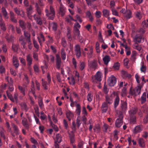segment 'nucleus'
<instances>
[{"mask_svg":"<svg viewBox=\"0 0 148 148\" xmlns=\"http://www.w3.org/2000/svg\"><path fill=\"white\" fill-rule=\"evenodd\" d=\"M108 82L109 86H114L116 84V77L112 76L108 80Z\"/></svg>","mask_w":148,"mask_h":148,"instance_id":"nucleus-9","label":"nucleus"},{"mask_svg":"<svg viewBox=\"0 0 148 148\" xmlns=\"http://www.w3.org/2000/svg\"><path fill=\"white\" fill-rule=\"evenodd\" d=\"M32 85L31 86V91L32 92V94H34V93H35V86L34 85V83L33 81L32 82Z\"/></svg>","mask_w":148,"mask_h":148,"instance_id":"nucleus-56","label":"nucleus"},{"mask_svg":"<svg viewBox=\"0 0 148 148\" xmlns=\"http://www.w3.org/2000/svg\"><path fill=\"white\" fill-rule=\"evenodd\" d=\"M123 123V118L117 119L115 123V126L118 128H119L122 125Z\"/></svg>","mask_w":148,"mask_h":148,"instance_id":"nucleus-15","label":"nucleus"},{"mask_svg":"<svg viewBox=\"0 0 148 148\" xmlns=\"http://www.w3.org/2000/svg\"><path fill=\"white\" fill-rule=\"evenodd\" d=\"M137 111V109L136 108L132 107L130 110L129 111L130 116L135 115Z\"/></svg>","mask_w":148,"mask_h":148,"instance_id":"nucleus-24","label":"nucleus"},{"mask_svg":"<svg viewBox=\"0 0 148 148\" xmlns=\"http://www.w3.org/2000/svg\"><path fill=\"white\" fill-rule=\"evenodd\" d=\"M132 12L130 10H126V12L123 16L127 19H130L132 17Z\"/></svg>","mask_w":148,"mask_h":148,"instance_id":"nucleus-19","label":"nucleus"},{"mask_svg":"<svg viewBox=\"0 0 148 148\" xmlns=\"http://www.w3.org/2000/svg\"><path fill=\"white\" fill-rule=\"evenodd\" d=\"M131 123L134 124L136 122V118L135 115L130 116Z\"/></svg>","mask_w":148,"mask_h":148,"instance_id":"nucleus-48","label":"nucleus"},{"mask_svg":"<svg viewBox=\"0 0 148 148\" xmlns=\"http://www.w3.org/2000/svg\"><path fill=\"white\" fill-rule=\"evenodd\" d=\"M14 131V133L16 135H18L19 133V130L18 127L14 124H12V125Z\"/></svg>","mask_w":148,"mask_h":148,"instance_id":"nucleus-25","label":"nucleus"},{"mask_svg":"<svg viewBox=\"0 0 148 148\" xmlns=\"http://www.w3.org/2000/svg\"><path fill=\"white\" fill-rule=\"evenodd\" d=\"M102 12L103 16L105 17H108V16L110 15V11L108 10L104 9L102 11Z\"/></svg>","mask_w":148,"mask_h":148,"instance_id":"nucleus-39","label":"nucleus"},{"mask_svg":"<svg viewBox=\"0 0 148 148\" xmlns=\"http://www.w3.org/2000/svg\"><path fill=\"white\" fill-rule=\"evenodd\" d=\"M24 29V30H23L24 32V35L25 38V40H29L31 39V36L30 34L27 31H26Z\"/></svg>","mask_w":148,"mask_h":148,"instance_id":"nucleus-29","label":"nucleus"},{"mask_svg":"<svg viewBox=\"0 0 148 148\" xmlns=\"http://www.w3.org/2000/svg\"><path fill=\"white\" fill-rule=\"evenodd\" d=\"M19 25L22 29L23 30L26 29V24L22 20H20L19 21Z\"/></svg>","mask_w":148,"mask_h":148,"instance_id":"nucleus-28","label":"nucleus"},{"mask_svg":"<svg viewBox=\"0 0 148 148\" xmlns=\"http://www.w3.org/2000/svg\"><path fill=\"white\" fill-rule=\"evenodd\" d=\"M69 138L70 142L71 143H73L75 141V135L74 134H70Z\"/></svg>","mask_w":148,"mask_h":148,"instance_id":"nucleus-53","label":"nucleus"},{"mask_svg":"<svg viewBox=\"0 0 148 148\" xmlns=\"http://www.w3.org/2000/svg\"><path fill=\"white\" fill-rule=\"evenodd\" d=\"M141 88V86H139L135 88L133 90H130V93L132 95L136 96L139 95L140 93Z\"/></svg>","mask_w":148,"mask_h":148,"instance_id":"nucleus-4","label":"nucleus"},{"mask_svg":"<svg viewBox=\"0 0 148 148\" xmlns=\"http://www.w3.org/2000/svg\"><path fill=\"white\" fill-rule=\"evenodd\" d=\"M38 103L41 109L44 106L42 100L41 98L38 100Z\"/></svg>","mask_w":148,"mask_h":148,"instance_id":"nucleus-55","label":"nucleus"},{"mask_svg":"<svg viewBox=\"0 0 148 148\" xmlns=\"http://www.w3.org/2000/svg\"><path fill=\"white\" fill-rule=\"evenodd\" d=\"M103 60L105 64H107L110 61V58L109 56L106 55L103 58Z\"/></svg>","mask_w":148,"mask_h":148,"instance_id":"nucleus-33","label":"nucleus"},{"mask_svg":"<svg viewBox=\"0 0 148 148\" xmlns=\"http://www.w3.org/2000/svg\"><path fill=\"white\" fill-rule=\"evenodd\" d=\"M87 57L90 59L92 58L93 56V50L92 48H90L88 52L87 53Z\"/></svg>","mask_w":148,"mask_h":148,"instance_id":"nucleus-42","label":"nucleus"},{"mask_svg":"<svg viewBox=\"0 0 148 148\" xmlns=\"http://www.w3.org/2000/svg\"><path fill=\"white\" fill-rule=\"evenodd\" d=\"M95 49L97 53H99L100 52L99 44L98 42H97L96 43Z\"/></svg>","mask_w":148,"mask_h":148,"instance_id":"nucleus-61","label":"nucleus"},{"mask_svg":"<svg viewBox=\"0 0 148 148\" xmlns=\"http://www.w3.org/2000/svg\"><path fill=\"white\" fill-rule=\"evenodd\" d=\"M65 19V21L70 25H71L72 24L71 21H72L75 22L76 21V20L74 19L73 17L70 15L66 16Z\"/></svg>","mask_w":148,"mask_h":148,"instance_id":"nucleus-12","label":"nucleus"},{"mask_svg":"<svg viewBox=\"0 0 148 148\" xmlns=\"http://www.w3.org/2000/svg\"><path fill=\"white\" fill-rule=\"evenodd\" d=\"M120 102V98L117 94L115 95V97L114 99V107L116 108L118 106Z\"/></svg>","mask_w":148,"mask_h":148,"instance_id":"nucleus-16","label":"nucleus"},{"mask_svg":"<svg viewBox=\"0 0 148 148\" xmlns=\"http://www.w3.org/2000/svg\"><path fill=\"white\" fill-rule=\"evenodd\" d=\"M141 104L145 103L146 101V93L144 92L143 94L141 97Z\"/></svg>","mask_w":148,"mask_h":148,"instance_id":"nucleus-27","label":"nucleus"},{"mask_svg":"<svg viewBox=\"0 0 148 148\" xmlns=\"http://www.w3.org/2000/svg\"><path fill=\"white\" fill-rule=\"evenodd\" d=\"M120 64L118 62H117L114 64L113 66V68L114 70H118L119 69Z\"/></svg>","mask_w":148,"mask_h":148,"instance_id":"nucleus-49","label":"nucleus"},{"mask_svg":"<svg viewBox=\"0 0 148 148\" xmlns=\"http://www.w3.org/2000/svg\"><path fill=\"white\" fill-rule=\"evenodd\" d=\"M138 143L140 146L141 147H144L145 146V144L144 139L143 138H140L138 140Z\"/></svg>","mask_w":148,"mask_h":148,"instance_id":"nucleus-41","label":"nucleus"},{"mask_svg":"<svg viewBox=\"0 0 148 148\" xmlns=\"http://www.w3.org/2000/svg\"><path fill=\"white\" fill-rule=\"evenodd\" d=\"M35 8L38 14L39 15H41V8L39 7V5L38 3H36L35 4Z\"/></svg>","mask_w":148,"mask_h":148,"instance_id":"nucleus-31","label":"nucleus"},{"mask_svg":"<svg viewBox=\"0 0 148 148\" xmlns=\"http://www.w3.org/2000/svg\"><path fill=\"white\" fill-rule=\"evenodd\" d=\"M80 116H78L76 120V124L77 127L79 128L80 125L82 122L80 120Z\"/></svg>","mask_w":148,"mask_h":148,"instance_id":"nucleus-52","label":"nucleus"},{"mask_svg":"<svg viewBox=\"0 0 148 148\" xmlns=\"http://www.w3.org/2000/svg\"><path fill=\"white\" fill-rule=\"evenodd\" d=\"M12 49L15 52L18 51V45L13 43L12 44Z\"/></svg>","mask_w":148,"mask_h":148,"instance_id":"nucleus-50","label":"nucleus"},{"mask_svg":"<svg viewBox=\"0 0 148 148\" xmlns=\"http://www.w3.org/2000/svg\"><path fill=\"white\" fill-rule=\"evenodd\" d=\"M121 107L122 112H125L127 110V105L126 101H121Z\"/></svg>","mask_w":148,"mask_h":148,"instance_id":"nucleus-10","label":"nucleus"},{"mask_svg":"<svg viewBox=\"0 0 148 148\" xmlns=\"http://www.w3.org/2000/svg\"><path fill=\"white\" fill-rule=\"evenodd\" d=\"M121 74L122 77L124 78H130L131 77L130 74L128 73L126 71L124 70L121 71Z\"/></svg>","mask_w":148,"mask_h":148,"instance_id":"nucleus-18","label":"nucleus"},{"mask_svg":"<svg viewBox=\"0 0 148 148\" xmlns=\"http://www.w3.org/2000/svg\"><path fill=\"white\" fill-rule=\"evenodd\" d=\"M102 80L101 75L99 71L97 72L94 77L92 78V82L94 84L99 83Z\"/></svg>","mask_w":148,"mask_h":148,"instance_id":"nucleus-3","label":"nucleus"},{"mask_svg":"<svg viewBox=\"0 0 148 148\" xmlns=\"http://www.w3.org/2000/svg\"><path fill=\"white\" fill-rule=\"evenodd\" d=\"M12 61L14 66L16 68H18L19 66L18 62L17 59L15 56H13Z\"/></svg>","mask_w":148,"mask_h":148,"instance_id":"nucleus-22","label":"nucleus"},{"mask_svg":"<svg viewBox=\"0 0 148 148\" xmlns=\"http://www.w3.org/2000/svg\"><path fill=\"white\" fill-rule=\"evenodd\" d=\"M10 15L11 21L13 23H16L18 21L14 13L12 11H10Z\"/></svg>","mask_w":148,"mask_h":148,"instance_id":"nucleus-11","label":"nucleus"},{"mask_svg":"<svg viewBox=\"0 0 148 148\" xmlns=\"http://www.w3.org/2000/svg\"><path fill=\"white\" fill-rule=\"evenodd\" d=\"M32 58L30 54H28L26 57V60L27 62V65L29 69L32 64Z\"/></svg>","mask_w":148,"mask_h":148,"instance_id":"nucleus-13","label":"nucleus"},{"mask_svg":"<svg viewBox=\"0 0 148 148\" xmlns=\"http://www.w3.org/2000/svg\"><path fill=\"white\" fill-rule=\"evenodd\" d=\"M61 54L62 59L64 60L66 59V54L64 49L62 48L61 49Z\"/></svg>","mask_w":148,"mask_h":148,"instance_id":"nucleus-34","label":"nucleus"},{"mask_svg":"<svg viewBox=\"0 0 148 148\" xmlns=\"http://www.w3.org/2000/svg\"><path fill=\"white\" fill-rule=\"evenodd\" d=\"M22 125L25 127V128L28 130L29 128V125L28 123L27 120L26 119L23 120L22 122Z\"/></svg>","mask_w":148,"mask_h":148,"instance_id":"nucleus-36","label":"nucleus"},{"mask_svg":"<svg viewBox=\"0 0 148 148\" xmlns=\"http://www.w3.org/2000/svg\"><path fill=\"white\" fill-rule=\"evenodd\" d=\"M86 17L89 18V20L92 22L93 20V18L90 11H87L86 13Z\"/></svg>","mask_w":148,"mask_h":148,"instance_id":"nucleus-30","label":"nucleus"},{"mask_svg":"<svg viewBox=\"0 0 148 148\" xmlns=\"http://www.w3.org/2000/svg\"><path fill=\"white\" fill-rule=\"evenodd\" d=\"M66 116L68 120L70 122L71 119L74 117V114L71 112L69 111L66 113Z\"/></svg>","mask_w":148,"mask_h":148,"instance_id":"nucleus-26","label":"nucleus"},{"mask_svg":"<svg viewBox=\"0 0 148 148\" xmlns=\"http://www.w3.org/2000/svg\"><path fill=\"white\" fill-rule=\"evenodd\" d=\"M51 25L52 26L53 30L55 31L56 34L58 27L57 24L56 23L53 22L51 23Z\"/></svg>","mask_w":148,"mask_h":148,"instance_id":"nucleus-38","label":"nucleus"},{"mask_svg":"<svg viewBox=\"0 0 148 148\" xmlns=\"http://www.w3.org/2000/svg\"><path fill=\"white\" fill-rule=\"evenodd\" d=\"M85 64L84 62H80L79 69L80 71H82L85 67Z\"/></svg>","mask_w":148,"mask_h":148,"instance_id":"nucleus-45","label":"nucleus"},{"mask_svg":"<svg viewBox=\"0 0 148 148\" xmlns=\"http://www.w3.org/2000/svg\"><path fill=\"white\" fill-rule=\"evenodd\" d=\"M88 64L90 69L94 70L97 69L98 65L97 61L95 60L88 61Z\"/></svg>","mask_w":148,"mask_h":148,"instance_id":"nucleus-5","label":"nucleus"},{"mask_svg":"<svg viewBox=\"0 0 148 148\" xmlns=\"http://www.w3.org/2000/svg\"><path fill=\"white\" fill-rule=\"evenodd\" d=\"M38 41L44 42L45 41V38L44 35L40 33V36L37 37Z\"/></svg>","mask_w":148,"mask_h":148,"instance_id":"nucleus-43","label":"nucleus"},{"mask_svg":"<svg viewBox=\"0 0 148 148\" xmlns=\"http://www.w3.org/2000/svg\"><path fill=\"white\" fill-rule=\"evenodd\" d=\"M62 141V136L59 134H57L56 135V138L54 139V142L60 143Z\"/></svg>","mask_w":148,"mask_h":148,"instance_id":"nucleus-23","label":"nucleus"},{"mask_svg":"<svg viewBox=\"0 0 148 148\" xmlns=\"http://www.w3.org/2000/svg\"><path fill=\"white\" fill-rule=\"evenodd\" d=\"M56 76L58 82L59 83L61 82H62V80L60 73L57 72L56 74Z\"/></svg>","mask_w":148,"mask_h":148,"instance_id":"nucleus-57","label":"nucleus"},{"mask_svg":"<svg viewBox=\"0 0 148 148\" xmlns=\"http://www.w3.org/2000/svg\"><path fill=\"white\" fill-rule=\"evenodd\" d=\"M142 130V126L141 125H137L136 126L134 129V131L136 133L140 132Z\"/></svg>","mask_w":148,"mask_h":148,"instance_id":"nucleus-37","label":"nucleus"},{"mask_svg":"<svg viewBox=\"0 0 148 148\" xmlns=\"http://www.w3.org/2000/svg\"><path fill=\"white\" fill-rule=\"evenodd\" d=\"M63 123L65 129L66 130H68L69 127L67 121L65 119H64Z\"/></svg>","mask_w":148,"mask_h":148,"instance_id":"nucleus-44","label":"nucleus"},{"mask_svg":"<svg viewBox=\"0 0 148 148\" xmlns=\"http://www.w3.org/2000/svg\"><path fill=\"white\" fill-rule=\"evenodd\" d=\"M105 98L106 101L104 102L106 103L109 105H110L112 103V99L111 96L106 95V96Z\"/></svg>","mask_w":148,"mask_h":148,"instance_id":"nucleus-20","label":"nucleus"},{"mask_svg":"<svg viewBox=\"0 0 148 148\" xmlns=\"http://www.w3.org/2000/svg\"><path fill=\"white\" fill-rule=\"evenodd\" d=\"M2 12L4 18L6 19H8L9 17L8 14V13L6 11V10L3 7L2 8Z\"/></svg>","mask_w":148,"mask_h":148,"instance_id":"nucleus-40","label":"nucleus"},{"mask_svg":"<svg viewBox=\"0 0 148 148\" xmlns=\"http://www.w3.org/2000/svg\"><path fill=\"white\" fill-rule=\"evenodd\" d=\"M45 12L46 13V15L48 19L51 20L54 19L55 17V12L52 5L50 6L49 10L47 9H45Z\"/></svg>","mask_w":148,"mask_h":148,"instance_id":"nucleus-2","label":"nucleus"},{"mask_svg":"<svg viewBox=\"0 0 148 148\" xmlns=\"http://www.w3.org/2000/svg\"><path fill=\"white\" fill-rule=\"evenodd\" d=\"M74 49L75 55L77 58H79L81 55V51L79 45L78 44L76 45L75 46Z\"/></svg>","mask_w":148,"mask_h":148,"instance_id":"nucleus-7","label":"nucleus"},{"mask_svg":"<svg viewBox=\"0 0 148 148\" xmlns=\"http://www.w3.org/2000/svg\"><path fill=\"white\" fill-rule=\"evenodd\" d=\"M18 94L17 92H15L14 94V95L13 98L14 99V101H15L16 103H17L18 102Z\"/></svg>","mask_w":148,"mask_h":148,"instance_id":"nucleus-59","label":"nucleus"},{"mask_svg":"<svg viewBox=\"0 0 148 148\" xmlns=\"http://www.w3.org/2000/svg\"><path fill=\"white\" fill-rule=\"evenodd\" d=\"M9 29L11 30L13 33H14L15 32V28L13 25L12 24H9L8 27Z\"/></svg>","mask_w":148,"mask_h":148,"instance_id":"nucleus-58","label":"nucleus"},{"mask_svg":"<svg viewBox=\"0 0 148 148\" xmlns=\"http://www.w3.org/2000/svg\"><path fill=\"white\" fill-rule=\"evenodd\" d=\"M8 85L9 86V90L11 92L13 91L14 89V88L13 86V82H11V83L10 84H8Z\"/></svg>","mask_w":148,"mask_h":148,"instance_id":"nucleus-62","label":"nucleus"},{"mask_svg":"<svg viewBox=\"0 0 148 148\" xmlns=\"http://www.w3.org/2000/svg\"><path fill=\"white\" fill-rule=\"evenodd\" d=\"M101 12L99 11H97L95 13L96 17L97 18H99L101 17Z\"/></svg>","mask_w":148,"mask_h":148,"instance_id":"nucleus-63","label":"nucleus"},{"mask_svg":"<svg viewBox=\"0 0 148 148\" xmlns=\"http://www.w3.org/2000/svg\"><path fill=\"white\" fill-rule=\"evenodd\" d=\"M33 42L34 47L37 49L39 48V46L37 41L35 40V38H33Z\"/></svg>","mask_w":148,"mask_h":148,"instance_id":"nucleus-46","label":"nucleus"},{"mask_svg":"<svg viewBox=\"0 0 148 148\" xmlns=\"http://www.w3.org/2000/svg\"><path fill=\"white\" fill-rule=\"evenodd\" d=\"M134 41L138 43H141L142 40V34H141L136 35L135 37Z\"/></svg>","mask_w":148,"mask_h":148,"instance_id":"nucleus-17","label":"nucleus"},{"mask_svg":"<svg viewBox=\"0 0 148 148\" xmlns=\"http://www.w3.org/2000/svg\"><path fill=\"white\" fill-rule=\"evenodd\" d=\"M76 109L75 112L77 115L79 116L81 112V107L79 104L77 103L75 105Z\"/></svg>","mask_w":148,"mask_h":148,"instance_id":"nucleus-21","label":"nucleus"},{"mask_svg":"<svg viewBox=\"0 0 148 148\" xmlns=\"http://www.w3.org/2000/svg\"><path fill=\"white\" fill-rule=\"evenodd\" d=\"M108 105L104 102L102 103L101 107V110L102 112L105 113L108 110Z\"/></svg>","mask_w":148,"mask_h":148,"instance_id":"nucleus-14","label":"nucleus"},{"mask_svg":"<svg viewBox=\"0 0 148 148\" xmlns=\"http://www.w3.org/2000/svg\"><path fill=\"white\" fill-rule=\"evenodd\" d=\"M142 25L144 28L148 27V23L145 20L143 21L142 23Z\"/></svg>","mask_w":148,"mask_h":148,"instance_id":"nucleus-64","label":"nucleus"},{"mask_svg":"<svg viewBox=\"0 0 148 148\" xmlns=\"http://www.w3.org/2000/svg\"><path fill=\"white\" fill-rule=\"evenodd\" d=\"M135 78L136 82L140 84V77L138 73H137L135 75Z\"/></svg>","mask_w":148,"mask_h":148,"instance_id":"nucleus-60","label":"nucleus"},{"mask_svg":"<svg viewBox=\"0 0 148 148\" xmlns=\"http://www.w3.org/2000/svg\"><path fill=\"white\" fill-rule=\"evenodd\" d=\"M56 68L59 69H60L61 64V60L60 56L58 54H56Z\"/></svg>","mask_w":148,"mask_h":148,"instance_id":"nucleus-8","label":"nucleus"},{"mask_svg":"<svg viewBox=\"0 0 148 148\" xmlns=\"http://www.w3.org/2000/svg\"><path fill=\"white\" fill-rule=\"evenodd\" d=\"M59 13L62 17L64 16L66 12V9L62 5V3H60Z\"/></svg>","mask_w":148,"mask_h":148,"instance_id":"nucleus-6","label":"nucleus"},{"mask_svg":"<svg viewBox=\"0 0 148 148\" xmlns=\"http://www.w3.org/2000/svg\"><path fill=\"white\" fill-rule=\"evenodd\" d=\"M19 41L21 45L23 46V48L24 49H27V47L26 46V44L27 43L28 47L29 49H31L33 47V44L32 42L31 39L28 40H25V38L22 35L20 36L19 39Z\"/></svg>","mask_w":148,"mask_h":148,"instance_id":"nucleus-1","label":"nucleus"},{"mask_svg":"<svg viewBox=\"0 0 148 148\" xmlns=\"http://www.w3.org/2000/svg\"><path fill=\"white\" fill-rule=\"evenodd\" d=\"M18 88L21 92L23 94V96H25V90L26 88L25 87H23L20 86H18Z\"/></svg>","mask_w":148,"mask_h":148,"instance_id":"nucleus-32","label":"nucleus"},{"mask_svg":"<svg viewBox=\"0 0 148 148\" xmlns=\"http://www.w3.org/2000/svg\"><path fill=\"white\" fill-rule=\"evenodd\" d=\"M61 44L64 47H65L67 46V42L64 38H62L61 40Z\"/></svg>","mask_w":148,"mask_h":148,"instance_id":"nucleus-51","label":"nucleus"},{"mask_svg":"<svg viewBox=\"0 0 148 148\" xmlns=\"http://www.w3.org/2000/svg\"><path fill=\"white\" fill-rule=\"evenodd\" d=\"M92 98L93 96L92 94L90 92L88 93L87 96V99L88 100L89 102H91L92 100Z\"/></svg>","mask_w":148,"mask_h":148,"instance_id":"nucleus-54","label":"nucleus"},{"mask_svg":"<svg viewBox=\"0 0 148 148\" xmlns=\"http://www.w3.org/2000/svg\"><path fill=\"white\" fill-rule=\"evenodd\" d=\"M6 94L8 98L12 102H14V99L12 95L8 90L6 91Z\"/></svg>","mask_w":148,"mask_h":148,"instance_id":"nucleus-35","label":"nucleus"},{"mask_svg":"<svg viewBox=\"0 0 148 148\" xmlns=\"http://www.w3.org/2000/svg\"><path fill=\"white\" fill-rule=\"evenodd\" d=\"M33 9L32 5H30L29 7L27 8L26 10L27 12V14L28 16L30 15L32 13V11Z\"/></svg>","mask_w":148,"mask_h":148,"instance_id":"nucleus-47","label":"nucleus"}]
</instances>
